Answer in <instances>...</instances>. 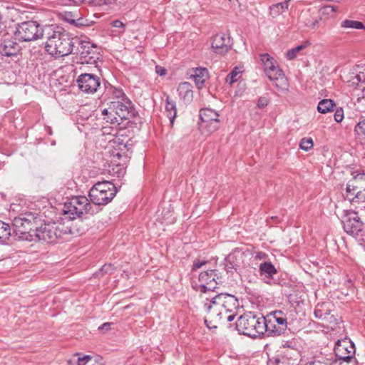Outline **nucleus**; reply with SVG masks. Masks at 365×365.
Listing matches in <instances>:
<instances>
[{
	"instance_id": "1",
	"label": "nucleus",
	"mask_w": 365,
	"mask_h": 365,
	"mask_svg": "<svg viewBox=\"0 0 365 365\" xmlns=\"http://www.w3.org/2000/svg\"><path fill=\"white\" fill-rule=\"evenodd\" d=\"M238 306L237 299L228 294L221 293L207 299L204 304L205 324L209 329H215L221 322H232Z\"/></svg>"
},
{
	"instance_id": "2",
	"label": "nucleus",
	"mask_w": 365,
	"mask_h": 365,
	"mask_svg": "<svg viewBox=\"0 0 365 365\" xmlns=\"http://www.w3.org/2000/svg\"><path fill=\"white\" fill-rule=\"evenodd\" d=\"M75 46V38H72L62 29L53 31L46 43V51L56 57L68 56Z\"/></svg>"
},
{
	"instance_id": "3",
	"label": "nucleus",
	"mask_w": 365,
	"mask_h": 365,
	"mask_svg": "<svg viewBox=\"0 0 365 365\" xmlns=\"http://www.w3.org/2000/svg\"><path fill=\"white\" fill-rule=\"evenodd\" d=\"M266 318L257 316L252 312H246L241 315L236 322L237 331L251 338H257L265 333Z\"/></svg>"
},
{
	"instance_id": "4",
	"label": "nucleus",
	"mask_w": 365,
	"mask_h": 365,
	"mask_svg": "<svg viewBox=\"0 0 365 365\" xmlns=\"http://www.w3.org/2000/svg\"><path fill=\"white\" fill-rule=\"evenodd\" d=\"M259 60L266 76L274 86L280 91H287L288 81L277 61L267 53H260Z\"/></svg>"
},
{
	"instance_id": "5",
	"label": "nucleus",
	"mask_w": 365,
	"mask_h": 365,
	"mask_svg": "<svg viewBox=\"0 0 365 365\" xmlns=\"http://www.w3.org/2000/svg\"><path fill=\"white\" fill-rule=\"evenodd\" d=\"M102 114L106 117L104 119L111 123L120 124V120L129 119L135 115L132 103L129 99L122 101H112L108 108L102 110Z\"/></svg>"
},
{
	"instance_id": "6",
	"label": "nucleus",
	"mask_w": 365,
	"mask_h": 365,
	"mask_svg": "<svg viewBox=\"0 0 365 365\" xmlns=\"http://www.w3.org/2000/svg\"><path fill=\"white\" fill-rule=\"evenodd\" d=\"M37 217L32 212H26L16 217L13 220L14 232L23 240L32 241L33 233L36 227Z\"/></svg>"
},
{
	"instance_id": "7",
	"label": "nucleus",
	"mask_w": 365,
	"mask_h": 365,
	"mask_svg": "<svg viewBox=\"0 0 365 365\" xmlns=\"http://www.w3.org/2000/svg\"><path fill=\"white\" fill-rule=\"evenodd\" d=\"M115 193V185L106 180L96 182L90 190L88 196L96 205H105L113 199Z\"/></svg>"
},
{
	"instance_id": "8",
	"label": "nucleus",
	"mask_w": 365,
	"mask_h": 365,
	"mask_svg": "<svg viewBox=\"0 0 365 365\" xmlns=\"http://www.w3.org/2000/svg\"><path fill=\"white\" fill-rule=\"evenodd\" d=\"M43 30L37 21H27L18 24L15 36L22 41H31L43 36Z\"/></svg>"
},
{
	"instance_id": "9",
	"label": "nucleus",
	"mask_w": 365,
	"mask_h": 365,
	"mask_svg": "<svg viewBox=\"0 0 365 365\" xmlns=\"http://www.w3.org/2000/svg\"><path fill=\"white\" fill-rule=\"evenodd\" d=\"M92 205L85 196H78L65 203L63 212L71 219H76V217H81L84 213H91Z\"/></svg>"
},
{
	"instance_id": "10",
	"label": "nucleus",
	"mask_w": 365,
	"mask_h": 365,
	"mask_svg": "<svg viewBox=\"0 0 365 365\" xmlns=\"http://www.w3.org/2000/svg\"><path fill=\"white\" fill-rule=\"evenodd\" d=\"M62 231L56 223H47L36 227L33 235L35 241H42L46 243L55 242L62 237Z\"/></svg>"
},
{
	"instance_id": "11",
	"label": "nucleus",
	"mask_w": 365,
	"mask_h": 365,
	"mask_svg": "<svg viewBox=\"0 0 365 365\" xmlns=\"http://www.w3.org/2000/svg\"><path fill=\"white\" fill-rule=\"evenodd\" d=\"M76 45H78L77 51L83 63H95L98 59L99 53L97 51V47L91 42L75 38Z\"/></svg>"
},
{
	"instance_id": "12",
	"label": "nucleus",
	"mask_w": 365,
	"mask_h": 365,
	"mask_svg": "<svg viewBox=\"0 0 365 365\" xmlns=\"http://www.w3.org/2000/svg\"><path fill=\"white\" fill-rule=\"evenodd\" d=\"M219 114L210 108H202L200 110V118L202 121L201 127L208 133H212L219 129L220 122Z\"/></svg>"
},
{
	"instance_id": "13",
	"label": "nucleus",
	"mask_w": 365,
	"mask_h": 365,
	"mask_svg": "<svg viewBox=\"0 0 365 365\" xmlns=\"http://www.w3.org/2000/svg\"><path fill=\"white\" fill-rule=\"evenodd\" d=\"M331 304L329 302L318 303L314 309V317L321 319L327 327L334 328L338 324V319L331 314Z\"/></svg>"
},
{
	"instance_id": "14",
	"label": "nucleus",
	"mask_w": 365,
	"mask_h": 365,
	"mask_svg": "<svg viewBox=\"0 0 365 365\" xmlns=\"http://www.w3.org/2000/svg\"><path fill=\"white\" fill-rule=\"evenodd\" d=\"M79 88L86 93H94L101 86L100 78L93 73L81 74L77 79Z\"/></svg>"
},
{
	"instance_id": "15",
	"label": "nucleus",
	"mask_w": 365,
	"mask_h": 365,
	"mask_svg": "<svg viewBox=\"0 0 365 365\" xmlns=\"http://www.w3.org/2000/svg\"><path fill=\"white\" fill-rule=\"evenodd\" d=\"M356 349L354 342L349 339L338 340L334 346V353L338 359H348L355 355Z\"/></svg>"
},
{
	"instance_id": "16",
	"label": "nucleus",
	"mask_w": 365,
	"mask_h": 365,
	"mask_svg": "<svg viewBox=\"0 0 365 365\" xmlns=\"http://www.w3.org/2000/svg\"><path fill=\"white\" fill-rule=\"evenodd\" d=\"M364 227L356 213H349L343 221L344 231L353 236H359Z\"/></svg>"
},
{
	"instance_id": "17",
	"label": "nucleus",
	"mask_w": 365,
	"mask_h": 365,
	"mask_svg": "<svg viewBox=\"0 0 365 365\" xmlns=\"http://www.w3.org/2000/svg\"><path fill=\"white\" fill-rule=\"evenodd\" d=\"M245 255L239 250H235L225 258V266L227 272L238 271L243 266Z\"/></svg>"
},
{
	"instance_id": "18",
	"label": "nucleus",
	"mask_w": 365,
	"mask_h": 365,
	"mask_svg": "<svg viewBox=\"0 0 365 365\" xmlns=\"http://www.w3.org/2000/svg\"><path fill=\"white\" fill-rule=\"evenodd\" d=\"M211 47L215 53L223 55L231 48L230 38L225 34H216L212 39Z\"/></svg>"
},
{
	"instance_id": "19",
	"label": "nucleus",
	"mask_w": 365,
	"mask_h": 365,
	"mask_svg": "<svg viewBox=\"0 0 365 365\" xmlns=\"http://www.w3.org/2000/svg\"><path fill=\"white\" fill-rule=\"evenodd\" d=\"M269 319L278 325V329H272L274 336H280L287 327V320L283 312L277 310L268 315Z\"/></svg>"
},
{
	"instance_id": "20",
	"label": "nucleus",
	"mask_w": 365,
	"mask_h": 365,
	"mask_svg": "<svg viewBox=\"0 0 365 365\" xmlns=\"http://www.w3.org/2000/svg\"><path fill=\"white\" fill-rule=\"evenodd\" d=\"M19 50V44L12 38H4L0 43V54L3 56H16Z\"/></svg>"
},
{
	"instance_id": "21",
	"label": "nucleus",
	"mask_w": 365,
	"mask_h": 365,
	"mask_svg": "<svg viewBox=\"0 0 365 365\" xmlns=\"http://www.w3.org/2000/svg\"><path fill=\"white\" fill-rule=\"evenodd\" d=\"M352 180H351L346 185V198L352 199L349 197L351 191H356L360 188L365 187V172L355 173Z\"/></svg>"
},
{
	"instance_id": "22",
	"label": "nucleus",
	"mask_w": 365,
	"mask_h": 365,
	"mask_svg": "<svg viewBox=\"0 0 365 365\" xmlns=\"http://www.w3.org/2000/svg\"><path fill=\"white\" fill-rule=\"evenodd\" d=\"M216 275L214 269H207L199 274V281L205 289H212L215 287L214 284H215Z\"/></svg>"
},
{
	"instance_id": "23",
	"label": "nucleus",
	"mask_w": 365,
	"mask_h": 365,
	"mask_svg": "<svg viewBox=\"0 0 365 365\" xmlns=\"http://www.w3.org/2000/svg\"><path fill=\"white\" fill-rule=\"evenodd\" d=\"M192 76L197 88H201L208 78V71L205 68H197L194 71L193 74H192Z\"/></svg>"
},
{
	"instance_id": "24",
	"label": "nucleus",
	"mask_w": 365,
	"mask_h": 365,
	"mask_svg": "<svg viewBox=\"0 0 365 365\" xmlns=\"http://www.w3.org/2000/svg\"><path fill=\"white\" fill-rule=\"evenodd\" d=\"M259 272L260 276L271 279L277 274V269L270 262H264L259 264Z\"/></svg>"
},
{
	"instance_id": "25",
	"label": "nucleus",
	"mask_w": 365,
	"mask_h": 365,
	"mask_svg": "<svg viewBox=\"0 0 365 365\" xmlns=\"http://www.w3.org/2000/svg\"><path fill=\"white\" fill-rule=\"evenodd\" d=\"M179 96L183 99L190 101L192 97V86L188 82L180 83L178 88Z\"/></svg>"
},
{
	"instance_id": "26",
	"label": "nucleus",
	"mask_w": 365,
	"mask_h": 365,
	"mask_svg": "<svg viewBox=\"0 0 365 365\" xmlns=\"http://www.w3.org/2000/svg\"><path fill=\"white\" fill-rule=\"evenodd\" d=\"M288 3L287 1L285 2H280L275 4H273L269 6V14L273 18H275L280 14H282L283 12H284L288 9Z\"/></svg>"
},
{
	"instance_id": "27",
	"label": "nucleus",
	"mask_w": 365,
	"mask_h": 365,
	"mask_svg": "<svg viewBox=\"0 0 365 365\" xmlns=\"http://www.w3.org/2000/svg\"><path fill=\"white\" fill-rule=\"evenodd\" d=\"M165 110L170 123L173 124L176 117L177 109L175 101L171 100L169 97H167L166 98Z\"/></svg>"
},
{
	"instance_id": "28",
	"label": "nucleus",
	"mask_w": 365,
	"mask_h": 365,
	"mask_svg": "<svg viewBox=\"0 0 365 365\" xmlns=\"http://www.w3.org/2000/svg\"><path fill=\"white\" fill-rule=\"evenodd\" d=\"M11 236V227L9 224L0 220V244L4 245Z\"/></svg>"
},
{
	"instance_id": "29",
	"label": "nucleus",
	"mask_w": 365,
	"mask_h": 365,
	"mask_svg": "<svg viewBox=\"0 0 365 365\" xmlns=\"http://www.w3.org/2000/svg\"><path fill=\"white\" fill-rule=\"evenodd\" d=\"M335 103L331 99L322 100L317 106V110L321 113H327L334 110Z\"/></svg>"
},
{
	"instance_id": "30",
	"label": "nucleus",
	"mask_w": 365,
	"mask_h": 365,
	"mask_svg": "<svg viewBox=\"0 0 365 365\" xmlns=\"http://www.w3.org/2000/svg\"><path fill=\"white\" fill-rule=\"evenodd\" d=\"M310 42L309 41H306L305 42H304L301 45H299L290 50H289L287 52V54H286V56L287 58L289 59V60H293L294 59L298 53L304 50V48H307L308 46H310Z\"/></svg>"
},
{
	"instance_id": "31",
	"label": "nucleus",
	"mask_w": 365,
	"mask_h": 365,
	"mask_svg": "<svg viewBox=\"0 0 365 365\" xmlns=\"http://www.w3.org/2000/svg\"><path fill=\"white\" fill-rule=\"evenodd\" d=\"M354 131L357 140L360 141L365 140V119L355 125Z\"/></svg>"
},
{
	"instance_id": "32",
	"label": "nucleus",
	"mask_w": 365,
	"mask_h": 365,
	"mask_svg": "<svg viewBox=\"0 0 365 365\" xmlns=\"http://www.w3.org/2000/svg\"><path fill=\"white\" fill-rule=\"evenodd\" d=\"M341 27L347 28V29H365L362 22L358 21H354V20H348V19L342 21Z\"/></svg>"
},
{
	"instance_id": "33",
	"label": "nucleus",
	"mask_w": 365,
	"mask_h": 365,
	"mask_svg": "<svg viewBox=\"0 0 365 365\" xmlns=\"http://www.w3.org/2000/svg\"><path fill=\"white\" fill-rule=\"evenodd\" d=\"M109 91L113 96V101H122L128 99L122 89L111 86Z\"/></svg>"
},
{
	"instance_id": "34",
	"label": "nucleus",
	"mask_w": 365,
	"mask_h": 365,
	"mask_svg": "<svg viewBox=\"0 0 365 365\" xmlns=\"http://www.w3.org/2000/svg\"><path fill=\"white\" fill-rule=\"evenodd\" d=\"M362 190H357L356 191H351L349 194V197L352 199H348L350 201L365 202V187L361 188Z\"/></svg>"
},
{
	"instance_id": "35",
	"label": "nucleus",
	"mask_w": 365,
	"mask_h": 365,
	"mask_svg": "<svg viewBox=\"0 0 365 365\" xmlns=\"http://www.w3.org/2000/svg\"><path fill=\"white\" fill-rule=\"evenodd\" d=\"M333 365H358V361L354 356L348 359L336 358Z\"/></svg>"
},
{
	"instance_id": "36",
	"label": "nucleus",
	"mask_w": 365,
	"mask_h": 365,
	"mask_svg": "<svg viewBox=\"0 0 365 365\" xmlns=\"http://www.w3.org/2000/svg\"><path fill=\"white\" fill-rule=\"evenodd\" d=\"M78 365H101L98 364L96 359L91 356H84L83 357L78 358Z\"/></svg>"
},
{
	"instance_id": "37",
	"label": "nucleus",
	"mask_w": 365,
	"mask_h": 365,
	"mask_svg": "<svg viewBox=\"0 0 365 365\" xmlns=\"http://www.w3.org/2000/svg\"><path fill=\"white\" fill-rule=\"evenodd\" d=\"M313 146L314 143L312 138H303L299 143V148L304 151H309Z\"/></svg>"
},
{
	"instance_id": "38",
	"label": "nucleus",
	"mask_w": 365,
	"mask_h": 365,
	"mask_svg": "<svg viewBox=\"0 0 365 365\" xmlns=\"http://www.w3.org/2000/svg\"><path fill=\"white\" fill-rule=\"evenodd\" d=\"M240 74V71H237V68H235L226 78V83L230 85L233 84L237 81V76Z\"/></svg>"
},
{
	"instance_id": "39",
	"label": "nucleus",
	"mask_w": 365,
	"mask_h": 365,
	"mask_svg": "<svg viewBox=\"0 0 365 365\" xmlns=\"http://www.w3.org/2000/svg\"><path fill=\"white\" fill-rule=\"evenodd\" d=\"M109 173L112 175H116L118 178L123 177L125 173V169L120 165H116L115 168L109 170Z\"/></svg>"
},
{
	"instance_id": "40",
	"label": "nucleus",
	"mask_w": 365,
	"mask_h": 365,
	"mask_svg": "<svg viewBox=\"0 0 365 365\" xmlns=\"http://www.w3.org/2000/svg\"><path fill=\"white\" fill-rule=\"evenodd\" d=\"M266 325L267 327H266L265 332H267L268 335L274 336L272 329H278V325L276 324V323H273V322L269 319L268 321L266 319Z\"/></svg>"
},
{
	"instance_id": "41",
	"label": "nucleus",
	"mask_w": 365,
	"mask_h": 365,
	"mask_svg": "<svg viewBox=\"0 0 365 365\" xmlns=\"http://www.w3.org/2000/svg\"><path fill=\"white\" fill-rule=\"evenodd\" d=\"M115 269L114 267L110 264H105L103 265L101 270H100V272L103 274H111L113 270Z\"/></svg>"
},
{
	"instance_id": "42",
	"label": "nucleus",
	"mask_w": 365,
	"mask_h": 365,
	"mask_svg": "<svg viewBox=\"0 0 365 365\" xmlns=\"http://www.w3.org/2000/svg\"><path fill=\"white\" fill-rule=\"evenodd\" d=\"M334 117V120L337 123L341 122L342 120L344 119V111H343L342 108L336 109Z\"/></svg>"
},
{
	"instance_id": "43",
	"label": "nucleus",
	"mask_w": 365,
	"mask_h": 365,
	"mask_svg": "<svg viewBox=\"0 0 365 365\" xmlns=\"http://www.w3.org/2000/svg\"><path fill=\"white\" fill-rule=\"evenodd\" d=\"M207 263V262L205 260L200 261L199 259H197L194 262L192 270H197L201 268L203 265L206 264Z\"/></svg>"
},
{
	"instance_id": "44",
	"label": "nucleus",
	"mask_w": 365,
	"mask_h": 365,
	"mask_svg": "<svg viewBox=\"0 0 365 365\" xmlns=\"http://www.w3.org/2000/svg\"><path fill=\"white\" fill-rule=\"evenodd\" d=\"M269 100L266 97H260L258 100L257 106L259 108H263L268 105Z\"/></svg>"
},
{
	"instance_id": "45",
	"label": "nucleus",
	"mask_w": 365,
	"mask_h": 365,
	"mask_svg": "<svg viewBox=\"0 0 365 365\" xmlns=\"http://www.w3.org/2000/svg\"><path fill=\"white\" fill-rule=\"evenodd\" d=\"M73 14L71 13H66L65 14V20L68 23L73 24L76 22V19H73Z\"/></svg>"
},
{
	"instance_id": "46",
	"label": "nucleus",
	"mask_w": 365,
	"mask_h": 365,
	"mask_svg": "<svg viewBox=\"0 0 365 365\" xmlns=\"http://www.w3.org/2000/svg\"><path fill=\"white\" fill-rule=\"evenodd\" d=\"M155 71L156 73L160 75V76H165L167 73V70L163 68V67H161L160 66H156L155 67Z\"/></svg>"
},
{
	"instance_id": "47",
	"label": "nucleus",
	"mask_w": 365,
	"mask_h": 365,
	"mask_svg": "<svg viewBox=\"0 0 365 365\" xmlns=\"http://www.w3.org/2000/svg\"><path fill=\"white\" fill-rule=\"evenodd\" d=\"M268 257V255L264 253V252H257L256 255H255V258L257 259H259V260H265Z\"/></svg>"
},
{
	"instance_id": "48",
	"label": "nucleus",
	"mask_w": 365,
	"mask_h": 365,
	"mask_svg": "<svg viewBox=\"0 0 365 365\" xmlns=\"http://www.w3.org/2000/svg\"><path fill=\"white\" fill-rule=\"evenodd\" d=\"M112 26L115 28H123L125 26V24L119 21V20H115L111 23Z\"/></svg>"
},
{
	"instance_id": "49",
	"label": "nucleus",
	"mask_w": 365,
	"mask_h": 365,
	"mask_svg": "<svg viewBox=\"0 0 365 365\" xmlns=\"http://www.w3.org/2000/svg\"><path fill=\"white\" fill-rule=\"evenodd\" d=\"M318 24H319V20L315 19L310 24H306V26H309V27H310L312 29H314Z\"/></svg>"
},
{
	"instance_id": "50",
	"label": "nucleus",
	"mask_w": 365,
	"mask_h": 365,
	"mask_svg": "<svg viewBox=\"0 0 365 365\" xmlns=\"http://www.w3.org/2000/svg\"><path fill=\"white\" fill-rule=\"evenodd\" d=\"M356 78L359 81L365 82V74L364 73L358 74Z\"/></svg>"
},
{
	"instance_id": "51",
	"label": "nucleus",
	"mask_w": 365,
	"mask_h": 365,
	"mask_svg": "<svg viewBox=\"0 0 365 365\" xmlns=\"http://www.w3.org/2000/svg\"><path fill=\"white\" fill-rule=\"evenodd\" d=\"M110 323H104L101 327H99V329L108 330L110 327Z\"/></svg>"
},
{
	"instance_id": "52",
	"label": "nucleus",
	"mask_w": 365,
	"mask_h": 365,
	"mask_svg": "<svg viewBox=\"0 0 365 365\" xmlns=\"http://www.w3.org/2000/svg\"><path fill=\"white\" fill-rule=\"evenodd\" d=\"M76 22L75 24H73V25L76 26H83L84 25V24L83 23V19H76Z\"/></svg>"
},
{
	"instance_id": "53",
	"label": "nucleus",
	"mask_w": 365,
	"mask_h": 365,
	"mask_svg": "<svg viewBox=\"0 0 365 365\" xmlns=\"http://www.w3.org/2000/svg\"><path fill=\"white\" fill-rule=\"evenodd\" d=\"M285 361V358L284 356L282 357V359H276L277 365H283Z\"/></svg>"
},
{
	"instance_id": "54",
	"label": "nucleus",
	"mask_w": 365,
	"mask_h": 365,
	"mask_svg": "<svg viewBox=\"0 0 365 365\" xmlns=\"http://www.w3.org/2000/svg\"><path fill=\"white\" fill-rule=\"evenodd\" d=\"M327 8H328V9H329V8H330V9H331V11H335V7H334V6H327Z\"/></svg>"
},
{
	"instance_id": "55",
	"label": "nucleus",
	"mask_w": 365,
	"mask_h": 365,
	"mask_svg": "<svg viewBox=\"0 0 365 365\" xmlns=\"http://www.w3.org/2000/svg\"><path fill=\"white\" fill-rule=\"evenodd\" d=\"M115 155H116L118 158L121 156V155H120L119 153H117L115 154Z\"/></svg>"
},
{
	"instance_id": "56",
	"label": "nucleus",
	"mask_w": 365,
	"mask_h": 365,
	"mask_svg": "<svg viewBox=\"0 0 365 365\" xmlns=\"http://www.w3.org/2000/svg\"><path fill=\"white\" fill-rule=\"evenodd\" d=\"M363 91V93H364V96L365 97V87L362 89Z\"/></svg>"
},
{
	"instance_id": "57",
	"label": "nucleus",
	"mask_w": 365,
	"mask_h": 365,
	"mask_svg": "<svg viewBox=\"0 0 365 365\" xmlns=\"http://www.w3.org/2000/svg\"><path fill=\"white\" fill-rule=\"evenodd\" d=\"M296 363V359L292 360V365H294Z\"/></svg>"
}]
</instances>
